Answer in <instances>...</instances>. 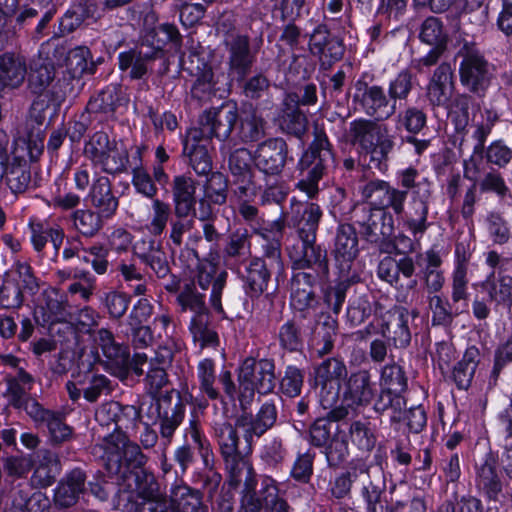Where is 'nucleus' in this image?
I'll return each instance as SVG.
<instances>
[{"mask_svg": "<svg viewBox=\"0 0 512 512\" xmlns=\"http://www.w3.org/2000/svg\"><path fill=\"white\" fill-rule=\"evenodd\" d=\"M4 175L7 185L15 194L25 192L31 183L30 166L24 160L6 165Z\"/></svg>", "mask_w": 512, "mask_h": 512, "instance_id": "bf43d9fd", "label": "nucleus"}, {"mask_svg": "<svg viewBox=\"0 0 512 512\" xmlns=\"http://www.w3.org/2000/svg\"><path fill=\"white\" fill-rule=\"evenodd\" d=\"M252 164H254V153L243 147L234 150L228 159V167L233 179H240L242 182L254 178Z\"/></svg>", "mask_w": 512, "mask_h": 512, "instance_id": "864d4df0", "label": "nucleus"}, {"mask_svg": "<svg viewBox=\"0 0 512 512\" xmlns=\"http://www.w3.org/2000/svg\"><path fill=\"white\" fill-rule=\"evenodd\" d=\"M456 46L455 58L461 59L459 63L461 84L470 93L478 97H484L492 80L490 64L474 41L465 38L459 39Z\"/></svg>", "mask_w": 512, "mask_h": 512, "instance_id": "39448f33", "label": "nucleus"}, {"mask_svg": "<svg viewBox=\"0 0 512 512\" xmlns=\"http://www.w3.org/2000/svg\"><path fill=\"white\" fill-rule=\"evenodd\" d=\"M239 118L235 102L228 101L220 107L204 111L199 117V127L188 132V142L217 138L227 140Z\"/></svg>", "mask_w": 512, "mask_h": 512, "instance_id": "9d476101", "label": "nucleus"}, {"mask_svg": "<svg viewBox=\"0 0 512 512\" xmlns=\"http://www.w3.org/2000/svg\"><path fill=\"white\" fill-rule=\"evenodd\" d=\"M377 394L371 373L361 369L351 373L345 381L344 400L352 407H367Z\"/></svg>", "mask_w": 512, "mask_h": 512, "instance_id": "4be33fe9", "label": "nucleus"}, {"mask_svg": "<svg viewBox=\"0 0 512 512\" xmlns=\"http://www.w3.org/2000/svg\"><path fill=\"white\" fill-rule=\"evenodd\" d=\"M189 330L193 340L199 343L201 348L217 347L219 345V336L210 323V314L205 316H193Z\"/></svg>", "mask_w": 512, "mask_h": 512, "instance_id": "6e6d98bb", "label": "nucleus"}, {"mask_svg": "<svg viewBox=\"0 0 512 512\" xmlns=\"http://www.w3.org/2000/svg\"><path fill=\"white\" fill-rule=\"evenodd\" d=\"M262 44L261 36L252 43L247 34L232 28L224 30L223 46L227 53L228 74L232 79H242L251 74Z\"/></svg>", "mask_w": 512, "mask_h": 512, "instance_id": "6e6552de", "label": "nucleus"}, {"mask_svg": "<svg viewBox=\"0 0 512 512\" xmlns=\"http://www.w3.org/2000/svg\"><path fill=\"white\" fill-rule=\"evenodd\" d=\"M304 384V371L294 365H288L279 377V391L290 398L301 394Z\"/></svg>", "mask_w": 512, "mask_h": 512, "instance_id": "69168bd1", "label": "nucleus"}, {"mask_svg": "<svg viewBox=\"0 0 512 512\" xmlns=\"http://www.w3.org/2000/svg\"><path fill=\"white\" fill-rule=\"evenodd\" d=\"M406 404L403 394L380 390L374 398L373 410L378 415L388 414L392 425L399 424L404 420Z\"/></svg>", "mask_w": 512, "mask_h": 512, "instance_id": "79ce46f5", "label": "nucleus"}, {"mask_svg": "<svg viewBox=\"0 0 512 512\" xmlns=\"http://www.w3.org/2000/svg\"><path fill=\"white\" fill-rule=\"evenodd\" d=\"M26 76L27 91L32 96L59 99L55 90L56 70L50 60L42 58L33 60Z\"/></svg>", "mask_w": 512, "mask_h": 512, "instance_id": "412c9836", "label": "nucleus"}, {"mask_svg": "<svg viewBox=\"0 0 512 512\" xmlns=\"http://www.w3.org/2000/svg\"><path fill=\"white\" fill-rule=\"evenodd\" d=\"M338 326L337 317L331 313L322 311L316 315L312 339L320 356L332 351Z\"/></svg>", "mask_w": 512, "mask_h": 512, "instance_id": "72a5a7b5", "label": "nucleus"}, {"mask_svg": "<svg viewBox=\"0 0 512 512\" xmlns=\"http://www.w3.org/2000/svg\"><path fill=\"white\" fill-rule=\"evenodd\" d=\"M101 302L110 319L120 320L124 317L130 306L131 296L122 291L112 290L104 293Z\"/></svg>", "mask_w": 512, "mask_h": 512, "instance_id": "338daca9", "label": "nucleus"}, {"mask_svg": "<svg viewBox=\"0 0 512 512\" xmlns=\"http://www.w3.org/2000/svg\"><path fill=\"white\" fill-rule=\"evenodd\" d=\"M353 100L361 106L366 115L377 121L389 119L397 110V106L391 102L382 86L368 85L364 81H357Z\"/></svg>", "mask_w": 512, "mask_h": 512, "instance_id": "dca6fc26", "label": "nucleus"}, {"mask_svg": "<svg viewBox=\"0 0 512 512\" xmlns=\"http://www.w3.org/2000/svg\"><path fill=\"white\" fill-rule=\"evenodd\" d=\"M10 501L7 512H44L50 507V499L41 491H34L28 483L13 487Z\"/></svg>", "mask_w": 512, "mask_h": 512, "instance_id": "a878e982", "label": "nucleus"}, {"mask_svg": "<svg viewBox=\"0 0 512 512\" xmlns=\"http://www.w3.org/2000/svg\"><path fill=\"white\" fill-rule=\"evenodd\" d=\"M204 140L197 142L189 141L186 137L184 144V153L189 157V164L196 174L200 176H208L212 172V158L209 154L208 147L203 144Z\"/></svg>", "mask_w": 512, "mask_h": 512, "instance_id": "3c124183", "label": "nucleus"}, {"mask_svg": "<svg viewBox=\"0 0 512 512\" xmlns=\"http://www.w3.org/2000/svg\"><path fill=\"white\" fill-rule=\"evenodd\" d=\"M133 160L135 166L132 170V184L135 190L149 199H156L158 189L150 174L141 166V149L139 147H136Z\"/></svg>", "mask_w": 512, "mask_h": 512, "instance_id": "680f3d73", "label": "nucleus"}, {"mask_svg": "<svg viewBox=\"0 0 512 512\" xmlns=\"http://www.w3.org/2000/svg\"><path fill=\"white\" fill-rule=\"evenodd\" d=\"M251 255V235L247 229L231 232L225 241L222 257L230 269H238Z\"/></svg>", "mask_w": 512, "mask_h": 512, "instance_id": "c756f323", "label": "nucleus"}, {"mask_svg": "<svg viewBox=\"0 0 512 512\" xmlns=\"http://www.w3.org/2000/svg\"><path fill=\"white\" fill-rule=\"evenodd\" d=\"M287 250L293 270L291 307L305 317L319 305L316 287L329 278L327 251L316 240H296Z\"/></svg>", "mask_w": 512, "mask_h": 512, "instance_id": "f257e3e1", "label": "nucleus"}, {"mask_svg": "<svg viewBox=\"0 0 512 512\" xmlns=\"http://www.w3.org/2000/svg\"><path fill=\"white\" fill-rule=\"evenodd\" d=\"M93 339L97 347L101 349L103 356L107 358V370L111 374L123 379L126 377L129 367L137 376L144 374L142 365L130 363L127 347L117 343L110 330L101 328L94 331Z\"/></svg>", "mask_w": 512, "mask_h": 512, "instance_id": "ddd939ff", "label": "nucleus"}, {"mask_svg": "<svg viewBox=\"0 0 512 512\" xmlns=\"http://www.w3.org/2000/svg\"><path fill=\"white\" fill-rule=\"evenodd\" d=\"M139 417L138 408L133 405H122L116 401L103 403L95 412L98 424L102 428L107 427L106 434L124 433L123 429L134 424Z\"/></svg>", "mask_w": 512, "mask_h": 512, "instance_id": "6ab92c4d", "label": "nucleus"}, {"mask_svg": "<svg viewBox=\"0 0 512 512\" xmlns=\"http://www.w3.org/2000/svg\"><path fill=\"white\" fill-rule=\"evenodd\" d=\"M360 470V495L366 505V512H382V496L386 492V477L381 467L367 465L363 460Z\"/></svg>", "mask_w": 512, "mask_h": 512, "instance_id": "a211bd4d", "label": "nucleus"}, {"mask_svg": "<svg viewBox=\"0 0 512 512\" xmlns=\"http://www.w3.org/2000/svg\"><path fill=\"white\" fill-rule=\"evenodd\" d=\"M281 130L289 135L301 138L307 131L308 119L299 107L297 93L285 95L279 119Z\"/></svg>", "mask_w": 512, "mask_h": 512, "instance_id": "cd10ccee", "label": "nucleus"}, {"mask_svg": "<svg viewBox=\"0 0 512 512\" xmlns=\"http://www.w3.org/2000/svg\"><path fill=\"white\" fill-rule=\"evenodd\" d=\"M172 200L175 216H189L195 211V181L186 175H177L172 181Z\"/></svg>", "mask_w": 512, "mask_h": 512, "instance_id": "f704fd0d", "label": "nucleus"}, {"mask_svg": "<svg viewBox=\"0 0 512 512\" xmlns=\"http://www.w3.org/2000/svg\"><path fill=\"white\" fill-rule=\"evenodd\" d=\"M372 295L366 290L358 292L350 299L346 318L352 326H358L365 322L372 314Z\"/></svg>", "mask_w": 512, "mask_h": 512, "instance_id": "13d9d810", "label": "nucleus"}, {"mask_svg": "<svg viewBox=\"0 0 512 512\" xmlns=\"http://www.w3.org/2000/svg\"><path fill=\"white\" fill-rule=\"evenodd\" d=\"M333 254L339 274H349L352 275V278L361 276V265L357 261L358 237L353 225L341 224L338 226Z\"/></svg>", "mask_w": 512, "mask_h": 512, "instance_id": "4468645a", "label": "nucleus"}, {"mask_svg": "<svg viewBox=\"0 0 512 512\" xmlns=\"http://www.w3.org/2000/svg\"><path fill=\"white\" fill-rule=\"evenodd\" d=\"M170 512H208L202 493L186 484L176 483L170 490Z\"/></svg>", "mask_w": 512, "mask_h": 512, "instance_id": "4c0bfd02", "label": "nucleus"}, {"mask_svg": "<svg viewBox=\"0 0 512 512\" xmlns=\"http://www.w3.org/2000/svg\"><path fill=\"white\" fill-rule=\"evenodd\" d=\"M240 85L241 94L249 100L256 101L268 94L271 81L267 75L258 71L254 75L244 76L242 79H233Z\"/></svg>", "mask_w": 512, "mask_h": 512, "instance_id": "4d7b16f0", "label": "nucleus"}, {"mask_svg": "<svg viewBox=\"0 0 512 512\" xmlns=\"http://www.w3.org/2000/svg\"><path fill=\"white\" fill-rule=\"evenodd\" d=\"M282 402L280 396L271 398L262 403L256 415L242 410L236 418V425L242 429L246 443L251 447L254 438H260L276 423L278 417V404Z\"/></svg>", "mask_w": 512, "mask_h": 512, "instance_id": "2eb2a0df", "label": "nucleus"}, {"mask_svg": "<svg viewBox=\"0 0 512 512\" xmlns=\"http://www.w3.org/2000/svg\"><path fill=\"white\" fill-rule=\"evenodd\" d=\"M186 406L181 394L176 389H171L159 394L152 399L147 414L160 425L162 439L170 443L175 431L182 423Z\"/></svg>", "mask_w": 512, "mask_h": 512, "instance_id": "f8f14e48", "label": "nucleus"}, {"mask_svg": "<svg viewBox=\"0 0 512 512\" xmlns=\"http://www.w3.org/2000/svg\"><path fill=\"white\" fill-rule=\"evenodd\" d=\"M278 340L280 346L289 352L301 351L304 337L300 323L295 318L283 323L279 328Z\"/></svg>", "mask_w": 512, "mask_h": 512, "instance_id": "e2e57ef3", "label": "nucleus"}, {"mask_svg": "<svg viewBox=\"0 0 512 512\" xmlns=\"http://www.w3.org/2000/svg\"><path fill=\"white\" fill-rule=\"evenodd\" d=\"M89 198L91 206L106 218H112L118 209L119 200L115 196L112 183L106 176H98L91 184Z\"/></svg>", "mask_w": 512, "mask_h": 512, "instance_id": "2f4dec72", "label": "nucleus"}, {"mask_svg": "<svg viewBox=\"0 0 512 512\" xmlns=\"http://www.w3.org/2000/svg\"><path fill=\"white\" fill-rule=\"evenodd\" d=\"M237 428L239 427L236 424L232 425L227 421L216 422L213 426L214 436L225 465L245 456L239 449L240 439Z\"/></svg>", "mask_w": 512, "mask_h": 512, "instance_id": "e433bc0d", "label": "nucleus"}, {"mask_svg": "<svg viewBox=\"0 0 512 512\" xmlns=\"http://www.w3.org/2000/svg\"><path fill=\"white\" fill-rule=\"evenodd\" d=\"M227 272L218 271L211 262L198 264L193 278L180 289L176 302L182 312H191L193 316H205L210 314L206 305V296L202 291L210 292L211 306L218 312L222 311L221 297L226 285Z\"/></svg>", "mask_w": 512, "mask_h": 512, "instance_id": "f03ea898", "label": "nucleus"}, {"mask_svg": "<svg viewBox=\"0 0 512 512\" xmlns=\"http://www.w3.org/2000/svg\"><path fill=\"white\" fill-rule=\"evenodd\" d=\"M27 63L24 56L14 52L0 55V84L4 88L19 89L27 75Z\"/></svg>", "mask_w": 512, "mask_h": 512, "instance_id": "473e14b6", "label": "nucleus"}, {"mask_svg": "<svg viewBox=\"0 0 512 512\" xmlns=\"http://www.w3.org/2000/svg\"><path fill=\"white\" fill-rule=\"evenodd\" d=\"M24 302V295L15 276L6 273L0 286V306L4 309H18Z\"/></svg>", "mask_w": 512, "mask_h": 512, "instance_id": "0e129e2a", "label": "nucleus"}, {"mask_svg": "<svg viewBox=\"0 0 512 512\" xmlns=\"http://www.w3.org/2000/svg\"><path fill=\"white\" fill-rule=\"evenodd\" d=\"M361 281V276L352 278L349 274H339V279L334 286L328 287L323 293V301L334 316H337L346 299L348 290Z\"/></svg>", "mask_w": 512, "mask_h": 512, "instance_id": "c03bdc74", "label": "nucleus"}, {"mask_svg": "<svg viewBox=\"0 0 512 512\" xmlns=\"http://www.w3.org/2000/svg\"><path fill=\"white\" fill-rule=\"evenodd\" d=\"M86 474L80 468L73 469L59 483L55 491V502L61 507L74 505L85 492Z\"/></svg>", "mask_w": 512, "mask_h": 512, "instance_id": "58836bf2", "label": "nucleus"}, {"mask_svg": "<svg viewBox=\"0 0 512 512\" xmlns=\"http://www.w3.org/2000/svg\"><path fill=\"white\" fill-rule=\"evenodd\" d=\"M349 439L362 453H370L376 445L377 437L371 428L370 422L354 420L350 423L348 429Z\"/></svg>", "mask_w": 512, "mask_h": 512, "instance_id": "5fc2aeb1", "label": "nucleus"}, {"mask_svg": "<svg viewBox=\"0 0 512 512\" xmlns=\"http://www.w3.org/2000/svg\"><path fill=\"white\" fill-rule=\"evenodd\" d=\"M159 60L143 43L139 47L120 52L118 55L119 70L131 80L144 79Z\"/></svg>", "mask_w": 512, "mask_h": 512, "instance_id": "5701e85b", "label": "nucleus"}, {"mask_svg": "<svg viewBox=\"0 0 512 512\" xmlns=\"http://www.w3.org/2000/svg\"><path fill=\"white\" fill-rule=\"evenodd\" d=\"M325 77L326 79L320 83L324 98H329V101L338 107L344 106L349 97V93L345 91L346 72L339 69L334 74H327Z\"/></svg>", "mask_w": 512, "mask_h": 512, "instance_id": "603ef678", "label": "nucleus"}, {"mask_svg": "<svg viewBox=\"0 0 512 512\" xmlns=\"http://www.w3.org/2000/svg\"><path fill=\"white\" fill-rule=\"evenodd\" d=\"M74 228L84 237L92 238L103 228L108 218L100 215L96 210L78 209L71 215Z\"/></svg>", "mask_w": 512, "mask_h": 512, "instance_id": "de8ad7c7", "label": "nucleus"}, {"mask_svg": "<svg viewBox=\"0 0 512 512\" xmlns=\"http://www.w3.org/2000/svg\"><path fill=\"white\" fill-rule=\"evenodd\" d=\"M293 224L297 232V240H316V234L322 217L320 207L315 203H293Z\"/></svg>", "mask_w": 512, "mask_h": 512, "instance_id": "c85d7f7f", "label": "nucleus"}, {"mask_svg": "<svg viewBox=\"0 0 512 512\" xmlns=\"http://www.w3.org/2000/svg\"><path fill=\"white\" fill-rule=\"evenodd\" d=\"M486 290L491 301L508 308L512 306V277L499 275L498 278L489 282Z\"/></svg>", "mask_w": 512, "mask_h": 512, "instance_id": "774afa93", "label": "nucleus"}, {"mask_svg": "<svg viewBox=\"0 0 512 512\" xmlns=\"http://www.w3.org/2000/svg\"><path fill=\"white\" fill-rule=\"evenodd\" d=\"M475 485L488 501H499L503 481L497 469V456L492 451L475 463Z\"/></svg>", "mask_w": 512, "mask_h": 512, "instance_id": "aec40b11", "label": "nucleus"}, {"mask_svg": "<svg viewBox=\"0 0 512 512\" xmlns=\"http://www.w3.org/2000/svg\"><path fill=\"white\" fill-rule=\"evenodd\" d=\"M181 35L174 24L163 23L145 32L142 43L158 58L164 60L163 48L168 43L180 44Z\"/></svg>", "mask_w": 512, "mask_h": 512, "instance_id": "ea45409f", "label": "nucleus"}, {"mask_svg": "<svg viewBox=\"0 0 512 512\" xmlns=\"http://www.w3.org/2000/svg\"><path fill=\"white\" fill-rule=\"evenodd\" d=\"M105 450V469L115 480L132 473L133 470L145 469L146 456L140 446L132 442L125 433L102 435Z\"/></svg>", "mask_w": 512, "mask_h": 512, "instance_id": "0eeeda50", "label": "nucleus"}, {"mask_svg": "<svg viewBox=\"0 0 512 512\" xmlns=\"http://www.w3.org/2000/svg\"><path fill=\"white\" fill-rule=\"evenodd\" d=\"M56 0H30L15 13V26L24 30L31 40L38 42L50 33L51 22L57 15Z\"/></svg>", "mask_w": 512, "mask_h": 512, "instance_id": "9b49d317", "label": "nucleus"}, {"mask_svg": "<svg viewBox=\"0 0 512 512\" xmlns=\"http://www.w3.org/2000/svg\"><path fill=\"white\" fill-rule=\"evenodd\" d=\"M380 386V390L403 394L408 388L404 369L396 363L385 365L380 374Z\"/></svg>", "mask_w": 512, "mask_h": 512, "instance_id": "052dcab7", "label": "nucleus"}, {"mask_svg": "<svg viewBox=\"0 0 512 512\" xmlns=\"http://www.w3.org/2000/svg\"><path fill=\"white\" fill-rule=\"evenodd\" d=\"M273 269L265 259L253 258L242 273L244 289L251 298H258L267 289Z\"/></svg>", "mask_w": 512, "mask_h": 512, "instance_id": "c9c22d12", "label": "nucleus"}, {"mask_svg": "<svg viewBox=\"0 0 512 512\" xmlns=\"http://www.w3.org/2000/svg\"><path fill=\"white\" fill-rule=\"evenodd\" d=\"M275 362L273 359L246 358L240 366L238 381V400L241 410H248L255 392L266 395L273 392L276 386Z\"/></svg>", "mask_w": 512, "mask_h": 512, "instance_id": "423d86ee", "label": "nucleus"}, {"mask_svg": "<svg viewBox=\"0 0 512 512\" xmlns=\"http://www.w3.org/2000/svg\"><path fill=\"white\" fill-rule=\"evenodd\" d=\"M288 157V145L283 138H269L258 144L254 151V166L265 176L282 174Z\"/></svg>", "mask_w": 512, "mask_h": 512, "instance_id": "f3484780", "label": "nucleus"}, {"mask_svg": "<svg viewBox=\"0 0 512 512\" xmlns=\"http://www.w3.org/2000/svg\"><path fill=\"white\" fill-rule=\"evenodd\" d=\"M410 313L404 307H395L387 313L382 325V335L395 348H406L411 342Z\"/></svg>", "mask_w": 512, "mask_h": 512, "instance_id": "393cba45", "label": "nucleus"}, {"mask_svg": "<svg viewBox=\"0 0 512 512\" xmlns=\"http://www.w3.org/2000/svg\"><path fill=\"white\" fill-rule=\"evenodd\" d=\"M125 101L122 86L118 83L109 84L103 88L87 104V110L92 113H114L118 106Z\"/></svg>", "mask_w": 512, "mask_h": 512, "instance_id": "37998d69", "label": "nucleus"}, {"mask_svg": "<svg viewBox=\"0 0 512 512\" xmlns=\"http://www.w3.org/2000/svg\"><path fill=\"white\" fill-rule=\"evenodd\" d=\"M479 355V350L476 347H469L463 358L454 366L452 379L458 389L467 390L471 386L479 363Z\"/></svg>", "mask_w": 512, "mask_h": 512, "instance_id": "49530a36", "label": "nucleus"}, {"mask_svg": "<svg viewBox=\"0 0 512 512\" xmlns=\"http://www.w3.org/2000/svg\"><path fill=\"white\" fill-rule=\"evenodd\" d=\"M387 135V127L379 124L375 119H355L350 123L348 130L350 142L358 145L362 150L373 147L376 142Z\"/></svg>", "mask_w": 512, "mask_h": 512, "instance_id": "7c9ffc66", "label": "nucleus"}, {"mask_svg": "<svg viewBox=\"0 0 512 512\" xmlns=\"http://www.w3.org/2000/svg\"><path fill=\"white\" fill-rule=\"evenodd\" d=\"M351 220L358 226L362 239L376 246L380 252L389 251L391 246L388 238L392 237L394 231L390 213L361 204L353 208Z\"/></svg>", "mask_w": 512, "mask_h": 512, "instance_id": "1a4fd4ad", "label": "nucleus"}, {"mask_svg": "<svg viewBox=\"0 0 512 512\" xmlns=\"http://www.w3.org/2000/svg\"><path fill=\"white\" fill-rule=\"evenodd\" d=\"M418 171L409 167L398 172L399 185L405 189H412L410 207L404 211V226L417 238L421 237L427 230L429 213V201L431 198L430 183L427 179L417 181Z\"/></svg>", "mask_w": 512, "mask_h": 512, "instance_id": "20e7f679", "label": "nucleus"}, {"mask_svg": "<svg viewBox=\"0 0 512 512\" xmlns=\"http://www.w3.org/2000/svg\"><path fill=\"white\" fill-rule=\"evenodd\" d=\"M238 121V137L243 143L257 142L265 136L266 121L252 104L242 109Z\"/></svg>", "mask_w": 512, "mask_h": 512, "instance_id": "a19ab883", "label": "nucleus"}, {"mask_svg": "<svg viewBox=\"0 0 512 512\" xmlns=\"http://www.w3.org/2000/svg\"><path fill=\"white\" fill-rule=\"evenodd\" d=\"M120 490L132 492L135 499H143L164 492L155 475L146 470H133L132 473L115 480Z\"/></svg>", "mask_w": 512, "mask_h": 512, "instance_id": "bb28decb", "label": "nucleus"}, {"mask_svg": "<svg viewBox=\"0 0 512 512\" xmlns=\"http://www.w3.org/2000/svg\"><path fill=\"white\" fill-rule=\"evenodd\" d=\"M225 467L229 472L231 484L235 486L243 484L245 493H256V473L247 456L235 460L225 465Z\"/></svg>", "mask_w": 512, "mask_h": 512, "instance_id": "09e8293b", "label": "nucleus"}, {"mask_svg": "<svg viewBox=\"0 0 512 512\" xmlns=\"http://www.w3.org/2000/svg\"><path fill=\"white\" fill-rule=\"evenodd\" d=\"M133 254L155 275L164 279L171 273L167 254L153 238H142L133 245Z\"/></svg>", "mask_w": 512, "mask_h": 512, "instance_id": "b1692460", "label": "nucleus"}, {"mask_svg": "<svg viewBox=\"0 0 512 512\" xmlns=\"http://www.w3.org/2000/svg\"><path fill=\"white\" fill-rule=\"evenodd\" d=\"M202 67L198 64L196 80L191 87V99L196 101L198 106L206 103L212 96L214 91V72L205 62H201Z\"/></svg>", "mask_w": 512, "mask_h": 512, "instance_id": "8fccbe9b", "label": "nucleus"}, {"mask_svg": "<svg viewBox=\"0 0 512 512\" xmlns=\"http://www.w3.org/2000/svg\"><path fill=\"white\" fill-rule=\"evenodd\" d=\"M313 136V141L298 162L297 168L301 179L296 183V188L310 199L318 195L319 182L325 174L328 162L333 157L332 145L324 129L315 126Z\"/></svg>", "mask_w": 512, "mask_h": 512, "instance_id": "7ed1b4c3", "label": "nucleus"}, {"mask_svg": "<svg viewBox=\"0 0 512 512\" xmlns=\"http://www.w3.org/2000/svg\"><path fill=\"white\" fill-rule=\"evenodd\" d=\"M78 383L83 386V397L89 403H95L102 396H109L114 388V383L105 375L97 372H87Z\"/></svg>", "mask_w": 512, "mask_h": 512, "instance_id": "a18cd8bd", "label": "nucleus"}]
</instances>
